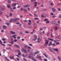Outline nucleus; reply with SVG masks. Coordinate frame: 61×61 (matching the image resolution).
Masks as SVG:
<instances>
[{
  "label": "nucleus",
  "instance_id": "nucleus-1",
  "mask_svg": "<svg viewBox=\"0 0 61 61\" xmlns=\"http://www.w3.org/2000/svg\"><path fill=\"white\" fill-rule=\"evenodd\" d=\"M20 19L19 18H16L15 19H11L10 20V23H12L13 21H17V20H19Z\"/></svg>",
  "mask_w": 61,
  "mask_h": 61
},
{
  "label": "nucleus",
  "instance_id": "nucleus-2",
  "mask_svg": "<svg viewBox=\"0 0 61 61\" xmlns=\"http://www.w3.org/2000/svg\"><path fill=\"white\" fill-rule=\"evenodd\" d=\"M54 29L55 31H57V30H58V28L57 26H56L55 27H54Z\"/></svg>",
  "mask_w": 61,
  "mask_h": 61
},
{
  "label": "nucleus",
  "instance_id": "nucleus-3",
  "mask_svg": "<svg viewBox=\"0 0 61 61\" xmlns=\"http://www.w3.org/2000/svg\"><path fill=\"white\" fill-rule=\"evenodd\" d=\"M52 11L53 12H55L56 11V9H55L54 8H52Z\"/></svg>",
  "mask_w": 61,
  "mask_h": 61
},
{
  "label": "nucleus",
  "instance_id": "nucleus-4",
  "mask_svg": "<svg viewBox=\"0 0 61 61\" xmlns=\"http://www.w3.org/2000/svg\"><path fill=\"white\" fill-rule=\"evenodd\" d=\"M29 6H30V5H25L24 6V7H25V8H26V7H29Z\"/></svg>",
  "mask_w": 61,
  "mask_h": 61
},
{
  "label": "nucleus",
  "instance_id": "nucleus-5",
  "mask_svg": "<svg viewBox=\"0 0 61 61\" xmlns=\"http://www.w3.org/2000/svg\"><path fill=\"white\" fill-rule=\"evenodd\" d=\"M55 23H56V21H53L51 22V24L52 25H54V24H55Z\"/></svg>",
  "mask_w": 61,
  "mask_h": 61
},
{
  "label": "nucleus",
  "instance_id": "nucleus-6",
  "mask_svg": "<svg viewBox=\"0 0 61 61\" xmlns=\"http://www.w3.org/2000/svg\"><path fill=\"white\" fill-rule=\"evenodd\" d=\"M3 29H5L7 28V27L5 25H4L3 27Z\"/></svg>",
  "mask_w": 61,
  "mask_h": 61
},
{
  "label": "nucleus",
  "instance_id": "nucleus-7",
  "mask_svg": "<svg viewBox=\"0 0 61 61\" xmlns=\"http://www.w3.org/2000/svg\"><path fill=\"white\" fill-rule=\"evenodd\" d=\"M11 5L12 6H15L16 5V3H15V4H13V3Z\"/></svg>",
  "mask_w": 61,
  "mask_h": 61
},
{
  "label": "nucleus",
  "instance_id": "nucleus-8",
  "mask_svg": "<svg viewBox=\"0 0 61 61\" xmlns=\"http://www.w3.org/2000/svg\"><path fill=\"white\" fill-rule=\"evenodd\" d=\"M34 6H36V5H37V2H34Z\"/></svg>",
  "mask_w": 61,
  "mask_h": 61
},
{
  "label": "nucleus",
  "instance_id": "nucleus-9",
  "mask_svg": "<svg viewBox=\"0 0 61 61\" xmlns=\"http://www.w3.org/2000/svg\"><path fill=\"white\" fill-rule=\"evenodd\" d=\"M10 33L12 34H15V32H13V31H10Z\"/></svg>",
  "mask_w": 61,
  "mask_h": 61
},
{
  "label": "nucleus",
  "instance_id": "nucleus-10",
  "mask_svg": "<svg viewBox=\"0 0 61 61\" xmlns=\"http://www.w3.org/2000/svg\"><path fill=\"white\" fill-rule=\"evenodd\" d=\"M7 7L9 8H11V6L10 5H7Z\"/></svg>",
  "mask_w": 61,
  "mask_h": 61
},
{
  "label": "nucleus",
  "instance_id": "nucleus-11",
  "mask_svg": "<svg viewBox=\"0 0 61 61\" xmlns=\"http://www.w3.org/2000/svg\"><path fill=\"white\" fill-rule=\"evenodd\" d=\"M16 36V35H14L12 36L13 37H14V38H16V37L15 36Z\"/></svg>",
  "mask_w": 61,
  "mask_h": 61
},
{
  "label": "nucleus",
  "instance_id": "nucleus-12",
  "mask_svg": "<svg viewBox=\"0 0 61 61\" xmlns=\"http://www.w3.org/2000/svg\"><path fill=\"white\" fill-rule=\"evenodd\" d=\"M48 20V19H45L44 20V21L45 22H46V21H47Z\"/></svg>",
  "mask_w": 61,
  "mask_h": 61
},
{
  "label": "nucleus",
  "instance_id": "nucleus-13",
  "mask_svg": "<svg viewBox=\"0 0 61 61\" xmlns=\"http://www.w3.org/2000/svg\"><path fill=\"white\" fill-rule=\"evenodd\" d=\"M10 15H9L10 16H11L12 15V13H10Z\"/></svg>",
  "mask_w": 61,
  "mask_h": 61
},
{
  "label": "nucleus",
  "instance_id": "nucleus-14",
  "mask_svg": "<svg viewBox=\"0 0 61 61\" xmlns=\"http://www.w3.org/2000/svg\"><path fill=\"white\" fill-rule=\"evenodd\" d=\"M8 3H11V1L10 0H9L8 1Z\"/></svg>",
  "mask_w": 61,
  "mask_h": 61
},
{
  "label": "nucleus",
  "instance_id": "nucleus-15",
  "mask_svg": "<svg viewBox=\"0 0 61 61\" xmlns=\"http://www.w3.org/2000/svg\"><path fill=\"white\" fill-rule=\"evenodd\" d=\"M23 10L25 12H27V10H26L25 9H23Z\"/></svg>",
  "mask_w": 61,
  "mask_h": 61
},
{
  "label": "nucleus",
  "instance_id": "nucleus-16",
  "mask_svg": "<svg viewBox=\"0 0 61 61\" xmlns=\"http://www.w3.org/2000/svg\"><path fill=\"white\" fill-rule=\"evenodd\" d=\"M34 37L35 38H37V35H35L34 36Z\"/></svg>",
  "mask_w": 61,
  "mask_h": 61
},
{
  "label": "nucleus",
  "instance_id": "nucleus-17",
  "mask_svg": "<svg viewBox=\"0 0 61 61\" xmlns=\"http://www.w3.org/2000/svg\"><path fill=\"white\" fill-rule=\"evenodd\" d=\"M38 19V18H35L34 19V20H37V19Z\"/></svg>",
  "mask_w": 61,
  "mask_h": 61
},
{
  "label": "nucleus",
  "instance_id": "nucleus-18",
  "mask_svg": "<svg viewBox=\"0 0 61 61\" xmlns=\"http://www.w3.org/2000/svg\"><path fill=\"white\" fill-rule=\"evenodd\" d=\"M3 13V12L2 11H0V15H2V13Z\"/></svg>",
  "mask_w": 61,
  "mask_h": 61
},
{
  "label": "nucleus",
  "instance_id": "nucleus-19",
  "mask_svg": "<svg viewBox=\"0 0 61 61\" xmlns=\"http://www.w3.org/2000/svg\"><path fill=\"white\" fill-rule=\"evenodd\" d=\"M41 17H44V16L43 14H42L41 15Z\"/></svg>",
  "mask_w": 61,
  "mask_h": 61
},
{
  "label": "nucleus",
  "instance_id": "nucleus-20",
  "mask_svg": "<svg viewBox=\"0 0 61 61\" xmlns=\"http://www.w3.org/2000/svg\"><path fill=\"white\" fill-rule=\"evenodd\" d=\"M6 24L7 25H9V24L7 22L6 23Z\"/></svg>",
  "mask_w": 61,
  "mask_h": 61
},
{
  "label": "nucleus",
  "instance_id": "nucleus-21",
  "mask_svg": "<svg viewBox=\"0 0 61 61\" xmlns=\"http://www.w3.org/2000/svg\"><path fill=\"white\" fill-rule=\"evenodd\" d=\"M25 33L26 34H27V33H29V32L28 31H25Z\"/></svg>",
  "mask_w": 61,
  "mask_h": 61
},
{
  "label": "nucleus",
  "instance_id": "nucleus-22",
  "mask_svg": "<svg viewBox=\"0 0 61 61\" xmlns=\"http://www.w3.org/2000/svg\"><path fill=\"white\" fill-rule=\"evenodd\" d=\"M49 33L48 32L47 35V36H49Z\"/></svg>",
  "mask_w": 61,
  "mask_h": 61
},
{
  "label": "nucleus",
  "instance_id": "nucleus-23",
  "mask_svg": "<svg viewBox=\"0 0 61 61\" xmlns=\"http://www.w3.org/2000/svg\"><path fill=\"white\" fill-rule=\"evenodd\" d=\"M43 29H46V27H45V26H44L43 27Z\"/></svg>",
  "mask_w": 61,
  "mask_h": 61
},
{
  "label": "nucleus",
  "instance_id": "nucleus-24",
  "mask_svg": "<svg viewBox=\"0 0 61 61\" xmlns=\"http://www.w3.org/2000/svg\"><path fill=\"white\" fill-rule=\"evenodd\" d=\"M24 10V9H23L22 8H21L20 9V10L21 11H23Z\"/></svg>",
  "mask_w": 61,
  "mask_h": 61
},
{
  "label": "nucleus",
  "instance_id": "nucleus-25",
  "mask_svg": "<svg viewBox=\"0 0 61 61\" xmlns=\"http://www.w3.org/2000/svg\"><path fill=\"white\" fill-rule=\"evenodd\" d=\"M16 9V7H14L13 8V9Z\"/></svg>",
  "mask_w": 61,
  "mask_h": 61
},
{
  "label": "nucleus",
  "instance_id": "nucleus-26",
  "mask_svg": "<svg viewBox=\"0 0 61 61\" xmlns=\"http://www.w3.org/2000/svg\"><path fill=\"white\" fill-rule=\"evenodd\" d=\"M5 9L4 8H3L2 9V11H4V10H5Z\"/></svg>",
  "mask_w": 61,
  "mask_h": 61
},
{
  "label": "nucleus",
  "instance_id": "nucleus-27",
  "mask_svg": "<svg viewBox=\"0 0 61 61\" xmlns=\"http://www.w3.org/2000/svg\"><path fill=\"white\" fill-rule=\"evenodd\" d=\"M40 30H43V29H42V28H40Z\"/></svg>",
  "mask_w": 61,
  "mask_h": 61
},
{
  "label": "nucleus",
  "instance_id": "nucleus-28",
  "mask_svg": "<svg viewBox=\"0 0 61 61\" xmlns=\"http://www.w3.org/2000/svg\"><path fill=\"white\" fill-rule=\"evenodd\" d=\"M12 1H13V2H15L16 1V0H11Z\"/></svg>",
  "mask_w": 61,
  "mask_h": 61
},
{
  "label": "nucleus",
  "instance_id": "nucleus-29",
  "mask_svg": "<svg viewBox=\"0 0 61 61\" xmlns=\"http://www.w3.org/2000/svg\"><path fill=\"white\" fill-rule=\"evenodd\" d=\"M31 22H29L28 23V25H31Z\"/></svg>",
  "mask_w": 61,
  "mask_h": 61
},
{
  "label": "nucleus",
  "instance_id": "nucleus-30",
  "mask_svg": "<svg viewBox=\"0 0 61 61\" xmlns=\"http://www.w3.org/2000/svg\"><path fill=\"white\" fill-rule=\"evenodd\" d=\"M51 5H53V3H51Z\"/></svg>",
  "mask_w": 61,
  "mask_h": 61
},
{
  "label": "nucleus",
  "instance_id": "nucleus-31",
  "mask_svg": "<svg viewBox=\"0 0 61 61\" xmlns=\"http://www.w3.org/2000/svg\"><path fill=\"white\" fill-rule=\"evenodd\" d=\"M29 15H30V16H32V15L31 14V13H30L29 14Z\"/></svg>",
  "mask_w": 61,
  "mask_h": 61
},
{
  "label": "nucleus",
  "instance_id": "nucleus-32",
  "mask_svg": "<svg viewBox=\"0 0 61 61\" xmlns=\"http://www.w3.org/2000/svg\"><path fill=\"white\" fill-rule=\"evenodd\" d=\"M40 34L41 35H42V32H40Z\"/></svg>",
  "mask_w": 61,
  "mask_h": 61
},
{
  "label": "nucleus",
  "instance_id": "nucleus-33",
  "mask_svg": "<svg viewBox=\"0 0 61 61\" xmlns=\"http://www.w3.org/2000/svg\"><path fill=\"white\" fill-rule=\"evenodd\" d=\"M56 17V16H52V18H55Z\"/></svg>",
  "mask_w": 61,
  "mask_h": 61
},
{
  "label": "nucleus",
  "instance_id": "nucleus-34",
  "mask_svg": "<svg viewBox=\"0 0 61 61\" xmlns=\"http://www.w3.org/2000/svg\"><path fill=\"white\" fill-rule=\"evenodd\" d=\"M28 21H29V22H31V20H29Z\"/></svg>",
  "mask_w": 61,
  "mask_h": 61
},
{
  "label": "nucleus",
  "instance_id": "nucleus-35",
  "mask_svg": "<svg viewBox=\"0 0 61 61\" xmlns=\"http://www.w3.org/2000/svg\"><path fill=\"white\" fill-rule=\"evenodd\" d=\"M58 10L59 11H60V10H61V9H60V8H59V9H58Z\"/></svg>",
  "mask_w": 61,
  "mask_h": 61
},
{
  "label": "nucleus",
  "instance_id": "nucleus-36",
  "mask_svg": "<svg viewBox=\"0 0 61 61\" xmlns=\"http://www.w3.org/2000/svg\"><path fill=\"white\" fill-rule=\"evenodd\" d=\"M51 37H53V35H52V34L51 35Z\"/></svg>",
  "mask_w": 61,
  "mask_h": 61
},
{
  "label": "nucleus",
  "instance_id": "nucleus-37",
  "mask_svg": "<svg viewBox=\"0 0 61 61\" xmlns=\"http://www.w3.org/2000/svg\"><path fill=\"white\" fill-rule=\"evenodd\" d=\"M43 34H45V31H44L42 32Z\"/></svg>",
  "mask_w": 61,
  "mask_h": 61
},
{
  "label": "nucleus",
  "instance_id": "nucleus-38",
  "mask_svg": "<svg viewBox=\"0 0 61 61\" xmlns=\"http://www.w3.org/2000/svg\"><path fill=\"white\" fill-rule=\"evenodd\" d=\"M46 23H49V21H47L46 22Z\"/></svg>",
  "mask_w": 61,
  "mask_h": 61
},
{
  "label": "nucleus",
  "instance_id": "nucleus-39",
  "mask_svg": "<svg viewBox=\"0 0 61 61\" xmlns=\"http://www.w3.org/2000/svg\"><path fill=\"white\" fill-rule=\"evenodd\" d=\"M19 24V22H17L16 23L17 25H18Z\"/></svg>",
  "mask_w": 61,
  "mask_h": 61
},
{
  "label": "nucleus",
  "instance_id": "nucleus-40",
  "mask_svg": "<svg viewBox=\"0 0 61 61\" xmlns=\"http://www.w3.org/2000/svg\"><path fill=\"white\" fill-rule=\"evenodd\" d=\"M53 14V13H51V15H53V14Z\"/></svg>",
  "mask_w": 61,
  "mask_h": 61
},
{
  "label": "nucleus",
  "instance_id": "nucleus-41",
  "mask_svg": "<svg viewBox=\"0 0 61 61\" xmlns=\"http://www.w3.org/2000/svg\"><path fill=\"white\" fill-rule=\"evenodd\" d=\"M21 38V37H17V38Z\"/></svg>",
  "mask_w": 61,
  "mask_h": 61
},
{
  "label": "nucleus",
  "instance_id": "nucleus-42",
  "mask_svg": "<svg viewBox=\"0 0 61 61\" xmlns=\"http://www.w3.org/2000/svg\"><path fill=\"white\" fill-rule=\"evenodd\" d=\"M35 30H33V32L34 33V32H35Z\"/></svg>",
  "mask_w": 61,
  "mask_h": 61
},
{
  "label": "nucleus",
  "instance_id": "nucleus-43",
  "mask_svg": "<svg viewBox=\"0 0 61 61\" xmlns=\"http://www.w3.org/2000/svg\"><path fill=\"white\" fill-rule=\"evenodd\" d=\"M20 6H19L17 7V8H20Z\"/></svg>",
  "mask_w": 61,
  "mask_h": 61
},
{
  "label": "nucleus",
  "instance_id": "nucleus-44",
  "mask_svg": "<svg viewBox=\"0 0 61 61\" xmlns=\"http://www.w3.org/2000/svg\"><path fill=\"white\" fill-rule=\"evenodd\" d=\"M51 31H53V30L52 29H51Z\"/></svg>",
  "mask_w": 61,
  "mask_h": 61
},
{
  "label": "nucleus",
  "instance_id": "nucleus-45",
  "mask_svg": "<svg viewBox=\"0 0 61 61\" xmlns=\"http://www.w3.org/2000/svg\"><path fill=\"white\" fill-rule=\"evenodd\" d=\"M23 15H22L20 16V17H23Z\"/></svg>",
  "mask_w": 61,
  "mask_h": 61
},
{
  "label": "nucleus",
  "instance_id": "nucleus-46",
  "mask_svg": "<svg viewBox=\"0 0 61 61\" xmlns=\"http://www.w3.org/2000/svg\"><path fill=\"white\" fill-rule=\"evenodd\" d=\"M24 22H27V21L26 20H24Z\"/></svg>",
  "mask_w": 61,
  "mask_h": 61
},
{
  "label": "nucleus",
  "instance_id": "nucleus-47",
  "mask_svg": "<svg viewBox=\"0 0 61 61\" xmlns=\"http://www.w3.org/2000/svg\"><path fill=\"white\" fill-rule=\"evenodd\" d=\"M27 9L29 10H30V9L29 8H27Z\"/></svg>",
  "mask_w": 61,
  "mask_h": 61
},
{
  "label": "nucleus",
  "instance_id": "nucleus-48",
  "mask_svg": "<svg viewBox=\"0 0 61 61\" xmlns=\"http://www.w3.org/2000/svg\"><path fill=\"white\" fill-rule=\"evenodd\" d=\"M31 34H33V33H34V32H31Z\"/></svg>",
  "mask_w": 61,
  "mask_h": 61
},
{
  "label": "nucleus",
  "instance_id": "nucleus-49",
  "mask_svg": "<svg viewBox=\"0 0 61 61\" xmlns=\"http://www.w3.org/2000/svg\"><path fill=\"white\" fill-rule=\"evenodd\" d=\"M58 23H60V21H58Z\"/></svg>",
  "mask_w": 61,
  "mask_h": 61
},
{
  "label": "nucleus",
  "instance_id": "nucleus-50",
  "mask_svg": "<svg viewBox=\"0 0 61 61\" xmlns=\"http://www.w3.org/2000/svg\"><path fill=\"white\" fill-rule=\"evenodd\" d=\"M60 35H58V37H60Z\"/></svg>",
  "mask_w": 61,
  "mask_h": 61
},
{
  "label": "nucleus",
  "instance_id": "nucleus-51",
  "mask_svg": "<svg viewBox=\"0 0 61 61\" xmlns=\"http://www.w3.org/2000/svg\"><path fill=\"white\" fill-rule=\"evenodd\" d=\"M20 26H22V24H20Z\"/></svg>",
  "mask_w": 61,
  "mask_h": 61
},
{
  "label": "nucleus",
  "instance_id": "nucleus-52",
  "mask_svg": "<svg viewBox=\"0 0 61 61\" xmlns=\"http://www.w3.org/2000/svg\"><path fill=\"white\" fill-rule=\"evenodd\" d=\"M37 4L38 5H39V4H40V3H37Z\"/></svg>",
  "mask_w": 61,
  "mask_h": 61
},
{
  "label": "nucleus",
  "instance_id": "nucleus-53",
  "mask_svg": "<svg viewBox=\"0 0 61 61\" xmlns=\"http://www.w3.org/2000/svg\"><path fill=\"white\" fill-rule=\"evenodd\" d=\"M59 18H61V16H59Z\"/></svg>",
  "mask_w": 61,
  "mask_h": 61
},
{
  "label": "nucleus",
  "instance_id": "nucleus-54",
  "mask_svg": "<svg viewBox=\"0 0 61 61\" xmlns=\"http://www.w3.org/2000/svg\"><path fill=\"white\" fill-rule=\"evenodd\" d=\"M34 15H35V16H36V14H34Z\"/></svg>",
  "mask_w": 61,
  "mask_h": 61
},
{
  "label": "nucleus",
  "instance_id": "nucleus-55",
  "mask_svg": "<svg viewBox=\"0 0 61 61\" xmlns=\"http://www.w3.org/2000/svg\"><path fill=\"white\" fill-rule=\"evenodd\" d=\"M2 32H4V30H2L1 31Z\"/></svg>",
  "mask_w": 61,
  "mask_h": 61
},
{
  "label": "nucleus",
  "instance_id": "nucleus-56",
  "mask_svg": "<svg viewBox=\"0 0 61 61\" xmlns=\"http://www.w3.org/2000/svg\"><path fill=\"white\" fill-rule=\"evenodd\" d=\"M39 22L38 21H37V24H38V23H39Z\"/></svg>",
  "mask_w": 61,
  "mask_h": 61
},
{
  "label": "nucleus",
  "instance_id": "nucleus-57",
  "mask_svg": "<svg viewBox=\"0 0 61 61\" xmlns=\"http://www.w3.org/2000/svg\"><path fill=\"white\" fill-rule=\"evenodd\" d=\"M6 16V17H9L8 16V15Z\"/></svg>",
  "mask_w": 61,
  "mask_h": 61
},
{
  "label": "nucleus",
  "instance_id": "nucleus-58",
  "mask_svg": "<svg viewBox=\"0 0 61 61\" xmlns=\"http://www.w3.org/2000/svg\"><path fill=\"white\" fill-rule=\"evenodd\" d=\"M10 11H11V12H13V10H10Z\"/></svg>",
  "mask_w": 61,
  "mask_h": 61
},
{
  "label": "nucleus",
  "instance_id": "nucleus-59",
  "mask_svg": "<svg viewBox=\"0 0 61 61\" xmlns=\"http://www.w3.org/2000/svg\"><path fill=\"white\" fill-rule=\"evenodd\" d=\"M41 6H42V7H43V5H41Z\"/></svg>",
  "mask_w": 61,
  "mask_h": 61
},
{
  "label": "nucleus",
  "instance_id": "nucleus-60",
  "mask_svg": "<svg viewBox=\"0 0 61 61\" xmlns=\"http://www.w3.org/2000/svg\"><path fill=\"white\" fill-rule=\"evenodd\" d=\"M2 21V20L1 19L0 20V21Z\"/></svg>",
  "mask_w": 61,
  "mask_h": 61
},
{
  "label": "nucleus",
  "instance_id": "nucleus-61",
  "mask_svg": "<svg viewBox=\"0 0 61 61\" xmlns=\"http://www.w3.org/2000/svg\"><path fill=\"white\" fill-rule=\"evenodd\" d=\"M36 13V12H34V13Z\"/></svg>",
  "mask_w": 61,
  "mask_h": 61
},
{
  "label": "nucleus",
  "instance_id": "nucleus-62",
  "mask_svg": "<svg viewBox=\"0 0 61 61\" xmlns=\"http://www.w3.org/2000/svg\"><path fill=\"white\" fill-rule=\"evenodd\" d=\"M37 9H38V7H37Z\"/></svg>",
  "mask_w": 61,
  "mask_h": 61
},
{
  "label": "nucleus",
  "instance_id": "nucleus-63",
  "mask_svg": "<svg viewBox=\"0 0 61 61\" xmlns=\"http://www.w3.org/2000/svg\"><path fill=\"white\" fill-rule=\"evenodd\" d=\"M19 4H18V3H17V5H18Z\"/></svg>",
  "mask_w": 61,
  "mask_h": 61
},
{
  "label": "nucleus",
  "instance_id": "nucleus-64",
  "mask_svg": "<svg viewBox=\"0 0 61 61\" xmlns=\"http://www.w3.org/2000/svg\"><path fill=\"white\" fill-rule=\"evenodd\" d=\"M44 17H45V18L46 17V16H44Z\"/></svg>",
  "mask_w": 61,
  "mask_h": 61
}]
</instances>
